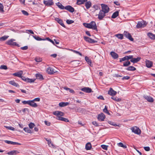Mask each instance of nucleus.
Listing matches in <instances>:
<instances>
[{
    "label": "nucleus",
    "instance_id": "61",
    "mask_svg": "<svg viewBox=\"0 0 155 155\" xmlns=\"http://www.w3.org/2000/svg\"><path fill=\"white\" fill-rule=\"evenodd\" d=\"M92 124L93 125L96 126H98L97 123L96 121H93L92 122Z\"/></svg>",
    "mask_w": 155,
    "mask_h": 155
},
{
    "label": "nucleus",
    "instance_id": "25",
    "mask_svg": "<svg viewBox=\"0 0 155 155\" xmlns=\"http://www.w3.org/2000/svg\"><path fill=\"white\" fill-rule=\"evenodd\" d=\"M5 143L9 144H11L12 145H15V144H18V145H20L21 144L19 143L15 142H14L10 141L9 140H6L5 141Z\"/></svg>",
    "mask_w": 155,
    "mask_h": 155
},
{
    "label": "nucleus",
    "instance_id": "60",
    "mask_svg": "<svg viewBox=\"0 0 155 155\" xmlns=\"http://www.w3.org/2000/svg\"><path fill=\"white\" fill-rule=\"evenodd\" d=\"M144 149L146 151H149L150 150V148L148 147H144Z\"/></svg>",
    "mask_w": 155,
    "mask_h": 155
},
{
    "label": "nucleus",
    "instance_id": "18",
    "mask_svg": "<svg viewBox=\"0 0 155 155\" xmlns=\"http://www.w3.org/2000/svg\"><path fill=\"white\" fill-rule=\"evenodd\" d=\"M144 97L150 102H152L154 101L153 98L150 96L145 95L144 96Z\"/></svg>",
    "mask_w": 155,
    "mask_h": 155
},
{
    "label": "nucleus",
    "instance_id": "17",
    "mask_svg": "<svg viewBox=\"0 0 155 155\" xmlns=\"http://www.w3.org/2000/svg\"><path fill=\"white\" fill-rule=\"evenodd\" d=\"M116 94L117 92L111 88H110V90L108 91V94L112 96L115 95Z\"/></svg>",
    "mask_w": 155,
    "mask_h": 155
},
{
    "label": "nucleus",
    "instance_id": "20",
    "mask_svg": "<svg viewBox=\"0 0 155 155\" xmlns=\"http://www.w3.org/2000/svg\"><path fill=\"white\" fill-rule=\"evenodd\" d=\"M54 20L57 21V22H58L62 26L65 27L64 25V24L62 21L60 19H59L58 18H54Z\"/></svg>",
    "mask_w": 155,
    "mask_h": 155
},
{
    "label": "nucleus",
    "instance_id": "22",
    "mask_svg": "<svg viewBox=\"0 0 155 155\" xmlns=\"http://www.w3.org/2000/svg\"><path fill=\"white\" fill-rule=\"evenodd\" d=\"M23 74V71H19L14 73L13 75L19 77H21Z\"/></svg>",
    "mask_w": 155,
    "mask_h": 155
},
{
    "label": "nucleus",
    "instance_id": "3",
    "mask_svg": "<svg viewBox=\"0 0 155 155\" xmlns=\"http://www.w3.org/2000/svg\"><path fill=\"white\" fill-rule=\"evenodd\" d=\"M132 131L135 134L139 135L141 134V130L139 128L135 126L131 128Z\"/></svg>",
    "mask_w": 155,
    "mask_h": 155
},
{
    "label": "nucleus",
    "instance_id": "57",
    "mask_svg": "<svg viewBox=\"0 0 155 155\" xmlns=\"http://www.w3.org/2000/svg\"><path fill=\"white\" fill-rule=\"evenodd\" d=\"M83 109L81 108H78L77 109H76V111L79 112H81L82 111Z\"/></svg>",
    "mask_w": 155,
    "mask_h": 155
},
{
    "label": "nucleus",
    "instance_id": "46",
    "mask_svg": "<svg viewBox=\"0 0 155 155\" xmlns=\"http://www.w3.org/2000/svg\"><path fill=\"white\" fill-rule=\"evenodd\" d=\"M103 111L106 114H107L108 115H110V113L108 112L107 109V107L106 106H105L103 110Z\"/></svg>",
    "mask_w": 155,
    "mask_h": 155
},
{
    "label": "nucleus",
    "instance_id": "24",
    "mask_svg": "<svg viewBox=\"0 0 155 155\" xmlns=\"http://www.w3.org/2000/svg\"><path fill=\"white\" fill-rule=\"evenodd\" d=\"M46 141L48 142V143L49 145V146L53 148L55 147V146L53 145L52 143H51V141L50 139H48L47 138L45 139Z\"/></svg>",
    "mask_w": 155,
    "mask_h": 155
},
{
    "label": "nucleus",
    "instance_id": "40",
    "mask_svg": "<svg viewBox=\"0 0 155 155\" xmlns=\"http://www.w3.org/2000/svg\"><path fill=\"white\" fill-rule=\"evenodd\" d=\"M24 130L26 132L29 133H32V132L28 127H25L24 128Z\"/></svg>",
    "mask_w": 155,
    "mask_h": 155
},
{
    "label": "nucleus",
    "instance_id": "27",
    "mask_svg": "<svg viewBox=\"0 0 155 155\" xmlns=\"http://www.w3.org/2000/svg\"><path fill=\"white\" fill-rule=\"evenodd\" d=\"M9 83L10 84H11L16 87H18L19 86L18 84L14 81H9Z\"/></svg>",
    "mask_w": 155,
    "mask_h": 155
},
{
    "label": "nucleus",
    "instance_id": "28",
    "mask_svg": "<svg viewBox=\"0 0 155 155\" xmlns=\"http://www.w3.org/2000/svg\"><path fill=\"white\" fill-rule=\"evenodd\" d=\"M69 104V103L68 102H61L59 103V106L60 107H64L68 105Z\"/></svg>",
    "mask_w": 155,
    "mask_h": 155
},
{
    "label": "nucleus",
    "instance_id": "59",
    "mask_svg": "<svg viewBox=\"0 0 155 155\" xmlns=\"http://www.w3.org/2000/svg\"><path fill=\"white\" fill-rule=\"evenodd\" d=\"M1 68L5 70H6L7 69V67L5 65H2L1 66Z\"/></svg>",
    "mask_w": 155,
    "mask_h": 155
},
{
    "label": "nucleus",
    "instance_id": "56",
    "mask_svg": "<svg viewBox=\"0 0 155 155\" xmlns=\"http://www.w3.org/2000/svg\"><path fill=\"white\" fill-rule=\"evenodd\" d=\"M21 12L22 13L25 15H28V13L25 10H22Z\"/></svg>",
    "mask_w": 155,
    "mask_h": 155
},
{
    "label": "nucleus",
    "instance_id": "50",
    "mask_svg": "<svg viewBox=\"0 0 155 155\" xmlns=\"http://www.w3.org/2000/svg\"><path fill=\"white\" fill-rule=\"evenodd\" d=\"M58 7L61 9H64V7L60 3H58L57 5Z\"/></svg>",
    "mask_w": 155,
    "mask_h": 155
},
{
    "label": "nucleus",
    "instance_id": "54",
    "mask_svg": "<svg viewBox=\"0 0 155 155\" xmlns=\"http://www.w3.org/2000/svg\"><path fill=\"white\" fill-rule=\"evenodd\" d=\"M0 11L1 12H3V5L0 3Z\"/></svg>",
    "mask_w": 155,
    "mask_h": 155
},
{
    "label": "nucleus",
    "instance_id": "5",
    "mask_svg": "<svg viewBox=\"0 0 155 155\" xmlns=\"http://www.w3.org/2000/svg\"><path fill=\"white\" fill-rule=\"evenodd\" d=\"M102 11H103L106 13H108L109 10V8L105 4H101Z\"/></svg>",
    "mask_w": 155,
    "mask_h": 155
},
{
    "label": "nucleus",
    "instance_id": "35",
    "mask_svg": "<svg viewBox=\"0 0 155 155\" xmlns=\"http://www.w3.org/2000/svg\"><path fill=\"white\" fill-rule=\"evenodd\" d=\"M35 80V79H30L27 78L25 82L27 83H32L34 82Z\"/></svg>",
    "mask_w": 155,
    "mask_h": 155
},
{
    "label": "nucleus",
    "instance_id": "16",
    "mask_svg": "<svg viewBox=\"0 0 155 155\" xmlns=\"http://www.w3.org/2000/svg\"><path fill=\"white\" fill-rule=\"evenodd\" d=\"M19 153V152L16 150H13L8 152L7 154L8 155H16Z\"/></svg>",
    "mask_w": 155,
    "mask_h": 155
},
{
    "label": "nucleus",
    "instance_id": "12",
    "mask_svg": "<svg viewBox=\"0 0 155 155\" xmlns=\"http://www.w3.org/2000/svg\"><path fill=\"white\" fill-rule=\"evenodd\" d=\"M44 4L47 6H50L53 5L54 2L52 0H48L44 1Z\"/></svg>",
    "mask_w": 155,
    "mask_h": 155
},
{
    "label": "nucleus",
    "instance_id": "14",
    "mask_svg": "<svg viewBox=\"0 0 155 155\" xmlns=\"http://www.w3.org/2000/svg\"><path fill=\"white\" fill-rule=\"evenodd\" d=\"M145 63L146 67L148 68H151L153 65V62L151 61L146 60Z\"/></svg>",
    "mask_w": 155,
    "mask_h": 155
},
{
    "label": "nucleus",
    "instance_id": "58",
    "mask_svg": "<svg viewBox=\"0 0 155 155\" xmlns=\"http://www.w3.org/2000/svg\"><path fill=\"white\" fill-rule=\"evenodd\" d=\"M33 100L35 102H39L40 101V98L39 97H37L35 98Z\"/></svg>",
    "mask_w": 155,
    "mask_h": 155
},
{
    "label": "nucleus",
    "instance_id": "31",
    "mask_svg": "<svg viewBox=\"0 0 155 155\" xmlns=\"http://www.w3.org/2000/svg\"><path fill=\"white\" fill-rule=\"evenodd\" d=\"M119 11H117L113 13L111 17L113 18H116L119 15Z\"/></svg>",
    "mask_w": 155,
    "mask_h": 155
},
{
    "label": "nucleus",
    "instance_id": "51",
    "mask_svg": "<svg viewBox=\"0 0 155 155\" xmlns=\"http://www.w3.org/2000/svg\"><path fill=\"white\" fill-rule=\"evenodd\" d=\"M101 147L104 149L107 150L108 146L105 145H102L101 146Z\"/></svg>",
    "mask_w": 155,
    "mask_h": 155
},
{
    "label": "nucleus",
    "instance_id": "15",
    "mask_svg": "<svg viewBox=\"0 0 155 155\" xmlns=\"http://www.w3.org/2000/svg\"><path fill=\"white\" fill-rule=\"evenodd\" d=\"M29 105L33 107H36L38 106V104L33 100H30Z\"/></svg>",
    "mask_w": 155,
    "mask_h": 155
},
{
    "label": "nucleus",
    "instance_id": "10",
    "mask_svg": "<svg viewBox=\"0 0 155 155\" xmlns=\"http://www.w3.org/2000/svg\"><path fill=\"white\" fill-rule=\"evenodd\" d=\"M46 71L48 74H53L56 71L53 68L50 67H49L47 68Z\"/></svg>",
    "mask_w": 155,
    "mask_h": 155
},
{
    "label": "nucleus",
    "instance_id": "29",
    "mask_svg": "<svg viewBox=\"0 0 155 155\" xmlns=\"http://www.w3.org/2000/svg\"><path fill=\"white\" fill-rule=\"evenodd\" d=\"M147 35L151 39H155V35L151 33H149L147 34Z\"/></svg>",
    "mask_w": 155,
    "mask_h": 155
},
{
    "label": "nucleus",
    "instance_id": "63",
    "mask_svg": "<svg viewBox=\"0 0 155 155\" xmlns=\"http://www.w3.org/2000/svg\"><path fill=\"white\" fill-rule=\"evenodd\" d=\"M45 124L46 125H47V126H49L50 125V122H48V121H45Z\"/></svg>",
    "mask_w": 155,
    "mask_h": 155
},
{
    "label": "nucleus",
    "instance_id": "13",
    "mask_svg": "<svg viewBox=\"0 0 155 155\" xmlns=\"http://www.w3.org/2000/svg\"><path fill=\"white\" fill-rule=\"evenodd\" d=\"M81 90L84 92L88 93H90L92 91L91 89L88 87H84L81 88Z\"/></svg>",
    "mask_w": 155,
    "mask_h": 155
},
{
    "label": "nucleus",
    "instance_id": "9",
    "mask_svg": "<svg viewBox=\"0 0 155 155\" xmlns=\"http://www.w3.org/2000/svg\"><path fill=\"white\" fill-rule=\"evenodd\" d=\"M105 118V116L103 113L99 114L97 117L98 119L100 121H103Z\"/></svg>",
    "mask_w": 155,
    "mask_h": 155
},
{
    "label": "nucleus",
    "instance_id": "34",
    "mask_svg": "<svg viewBox=\"0 0 155 155\" xmlns=\"http://www.w3.org/2000/svg\"><path fill=\"white\" fill-rule=\"evenodd\" d=\"M115 36L120 39H122L123 38V34H119L115 35Z\"/></svg>",
    "mask_w": 155,
    "mask_h": 155
},
{
    "label": "nucleus",
    "instance_id": "48",
    "mask_svg": "<svg viewBox=\"0 0 155 155\" xmlns=\"http://www.w3.org/2000/svg\"><path fill=\"white\" fill-rule=\"evenodd\" d=\"M28 126L30 128L32 129L35 126V124L32 123H30L28 125Z\"/></svg>",
    "mask_w": 155,
    "mask_h": 155
},
{
    "label": "nucleus",
    "instance_id": "8",
    "mask_svg": "<svg viewBox=\"0 0 155 155\" xmlns=\"http://www.w3.org/2000/svg\"><path fill=\"white\" fill-rule=\"evenodd\" d=\"M124 35L125 37L129 39L131 41H133V38L132 37L130 34L128 32L125 31L124 32Z\"/></svg>",
    "mask_w": 155,
    "mask_h": 155
},
{
    "label": "nucleus",
    "instance_id": "21",
    "mask_svg": "<svg viewBox=\"0 0 155 155\" xmlns=\"http://www.w3.org/2000/svg\"><path fill=\"white\" fill-rule=\"evenodd\" d=\"M110 54L112 57L114 59H117L118 57V54L114 51H111Z\"/></svg>",
    "mask_w": 155,
    "mask_h": 155
},
{
    "label": "nucleus",
    "instance_id": "33",
    "mask_svg": "<svg viewBox=\"0 0 155 155\" xmlns=\"http://www.w3.org/2000/svg\"><path fill=\"white\" fill-rule=\"evenodd\" d=\"M85 61L88 64L91 66V61L87 57H85Z\"/></svg>",
    "mask_w": 155,
    "mask_h": 155
},
{
    "label": "nucleus",
    "instance_id": "62",
    "mask_svg": "<svg viewBox=\"0 0 155 155\" xmlns=\"http://www.w3.org/2000/svg\"><path fill=\"white\" fill-rule=\"evenodd\" d=\"M28 48V47L27 46H25L23 47H22L21 48V49L22 50H27Z\"/></svg>",
    "mask_w": 155,
    "mask_h": 155
},
{
    "label": "nucleus",
    "instance_id": "41",
    "mask_svg": "<svg viewBox=\"0 0 155 155\" xmlns=\"http://www.w3.org/2000/svg\"><path fill=\"white\" fill-rule=\"evenodd\" d=\"M64 89L67 91H68L74 94V91L72 89H70V88L68 87H65L64 88Z\"/></svg>",
    "mask_w": 155,
    "mask_h": 155
},
{
    "label": "nucleus",
    "instance_id": "4",
    "mask_svg": "<svg viewBox=\"0 0 155 155\" xmlns=\"http://www.w3.org/2000/svg\"><path fill=\"white\" fill-rule=\"evenodd\" d=\"M147 24V23L145 21H141L138 22L136 26L137 28H143L146 26Z\"/></svg>",
    "mask_w": 155,
    "mask_h": 155
},
{
    "label": "nucleus",
    "instance_id": "1",
    "mask_svg": "<svg viewBox=\"0 0 155 155\" xmlns=\"http://www.w3.org/2000/svg\"><path fill=\"white\" fill-rule=\"evenodd\" d=\"M83 25L86 28L93 30L97 29V26L95 22L92 21L89 23H84Z\"/></svg>",
    "mask_w": 155,
    "mask_h": 155
},
{
    "label": "nucleus",
    "instance_id": "45",
    "mask_svg": "<svg viewBox=\"0 0 155 155\" xmlns=\"http://www.w3.org/2000/svg\"><path fill=\"white\" fill-rule=\"evenodd\" d=\"M117 144L118 146L122 147L124 149L127 148V146L125 145H124L122 143H119Z\"/></svg>",
    "mask_w": 155,
    "mask_h": 155
},
{
    "label": "nucleus",
    "instance_id": "32",
    "mask_svg": "<svg viewBox=\"0 0 155 155\" xmlns=\"http://www.w3.org/2000/svg\"><path fill=\"white\" fill-rule=\"evenodd\" d=\"M77 4L78 5L83 4L84 2L87 1V0H77Z\"/></svg>",
    "mask_w": 155,
    "mask_h": 155
},
{
    "label": "nucleus",
    "instance_id": "6",
    "mask_svg": "<svg viewBox=\"0 0 155 155\" xmlns=\"http://www.w3.org/2000/svg\"><path fill=\"white\" fill-rule=\"evenodd\" d=\"M105 14L106 13L103 11L100 10L98 15V19L99 20L102 19L105 16Z\"/></svg>",
    "mask_w": 155,
    "mask_h": 155
},
{
    "label": "nucleus",
    "instance_id": "23",
    "mask_svg": "<svg viewBox=\"0 0 155 155\" xmlns=\"http://www.w3.org/2000/svg\"><path fill=\"white\" fill-rule=\"evenodd\" d=\"M140 59V58L139 57H138L137 58H133L132 59L130 60V61L131 62L133 63H134L139 61Z\"/></svg>",
    "mask_w": 155,
    "mask_h": 155
},
{
    "label": "nucleus",
    "instance_id": "39",
    "mask_svg": "<svg viewBox=\"0 0 155 155\" xmlns=\"http://www.w3.org/2000/svg\"><path fill=\"white\" fill-rule=\"evenodd\" d=\"M33 37L37 41L45 40V39H42L38 36H33Z\"/></svg>",
    "mask_w": 155,
    "mask_h": 155
},
{
    "label": "nucleus",
    "instance_id": "52",
    "mask_svg": "<svg viewBox=\"0 0 155 155\" xmlns=\"http://www.w3.org/2000/svg\"><path fill=\"white\" fill-rule=\"evenodd\" d=\"M74 22V21L72 20H67L66 21V22L67 24H70L72 23H73Z\"/></svg>",
    "mask_w": 155,
    "mask_h": 155
},
{
    "label": "nucleus",
    "instance_id": "7",
    "mask_svg": "<svg viewBox=\"0 0 155 155\" xmlns=\"http://www.w3.org/2000/svg\"><path fill=\"white\" fill-rule=\"evenodd\" d=\"M15 41V39H11L10 40L8 41L6 43L7 45H12L13 46L17 45L16 42H13Z\"/></svg>",
    "mask_w": 155,
    "mask_h": 155
},
{
    "label": "nucleus",
    "instance_id": "2",
    "mask_svg": "<svg viewBox=\"0 0 155 155\" xmlns=\"http://www.w3.org/2000/svg\"><path fill=\"white\" fill-rule=\"evenodd\" d=\"M53 114L57 116L56 119L58 120L63 121L64 117L61 116H63L64 113L60 111H56L53 113Z\"/></svg>",
    "mask_w": 155,
    "mask_h": 155
},
{
    "label": "nucleus",
    "instance_id": "38",
    "mask_svg": "<svg viewBox=\"0 0 155 155\" xmlns=\"http://www.w3.org/2000/svg\"><path fill=\"white\" fill-rule=\"evenodd\" d=\"M36 77L37 79L42 80L43 79L42 75L40 74H37L36 75Z\"/></svg>",
    "mask_w": 155,
    "mask_h": 155
},
{
    "label": "nucleus",
    "instance_id": "26",
    "mask_svg": "<svg viewBox=\"0 0 155 155\" xmlns=\"http://www.w3.org/2000/svg\"><path fill=\"white\" fill-rule=\"evenodd\" d=\"M85 5L86 8L88 9L91 6V3L90 1H88L85 3Z\"/></svg>",
    "mask_w": 155,
    "mask_h": 155
},
{
    "label": "nucleus",
    "instance_id": "44",
    "mask_svg": "<svg viewBox=\"0 0 155 155\" xmlns=\"http://www.w3.org/2000/svg\"><path fill=\"white\" fill-rule=\"evenodd\" d=\"M127 57V56H125L124 57L120 59V62H122L123 61H124L126 60H128Z\"/></svg>",
    "mask_w": 155,
    "mask_h": 155
},
{
    "label": "nucleus",
    "instance_id": "55",
    "mask_svg": "<svg viewBox=\"0 0 155 155\" xmlns=\"http://www.w3.org/2000/svg\"><path fill=\"white\" fill-rule=\"evenodd\" d=\"M35 60L37 62H40L41 61V59L40 58H35Z\"/></svg>",
    "mask_w": 155,
    "mask_h": 155
},
{
    "label": "nucleus",
    "instance_id": "43",
    "mask_svg": "<svg viewBox=\"0 0 155 155\" xmlns=\"http://www.w3.org/2000/svg\"><path fill=\"white\" fill-rule=\"evenodd\" d=\"M130 63L129 61H127L123 63V66L124 67H127L130 65Z\"/></svg>",
    "mask_w": 155,
    "mask_h": 155
},
{
    "label": "nucleus",
    "instance_id": "49",
    "mask_svg": "<svg viewBox=\"0 0 155 155\" xmlns=\"http://www.w3.org/2000/svg\"><path fill=\"white\" fill-rule=\"evenodd\" d=\"M5 127L7 129L12 130H15V128H13V127H11V126H5Z\"/></svg>",
    "mask_w": 155,
    "mask_h": 155
},
{
    "label": "nucleus",
    "instance_id": "19",
    "mask_svg": "<svg viewBox=\"0 0 155 155\" xmlns=\"http://www.w3.org/2000/svg\"><path fill=\"white\" fill-rule=\"evenodd\" d=\"M64 9L71 12H73L74 11V8L70 5H68L65 7Z\"/></svg>",
    "mask_w": 155,
    "mask_h": 155
},
{
    "label": "nucleus",
    "instance_id": "47",
    "mask_svg": "<svg viewBox=\"0 0 155 155\" xmlns=\"http://www.w3.org/2000/svg\"><path fill=\"white\" fill-rule=\"evenodd\" d=\"M111 98L113 100L117 101H121V99H120L117 97H112Z\"/></svg>",
    "mask_w": 155,
    "mask_h": 155
},
{
    "label": "nucleus",
    "instance_id": "42",
    "mask_svg": "<svg viewBox=\"0 0 155 155\" xmlns=\"http://www.w3.org/2000/svg\"><path fill=\"white\" fill-rule=\"evenodd\" d=\"M8 37V36H4L0 38V40L1 41H4L6 40Z\"/></svg>",
    "mask_w": 155,
    "mask_h": 155
},
{
    "label": "nucleus",
    "instance_id": "53",
    "mask_svg": "<svg viewBox=\"0 0 155 155\" xmlns=\"http://www.w3.org/2000/svg\"><path fill=\"white\" fill-rule=\"evenodd\" d=\"M30 100L28 101H22V103L24 104H28L29 105Z\"/></svg>",
    "mask_w": 155,
    "mask_h": 155
},
{
    "label": "nucleus",
    "instance_id": "64",
    "mask_svg": "<svg viewBox=\"0 0 155 155\" xmlns=\"http://www.w3.org/2000/svg\"><path fill=\"white\" fill-rule=\"evenodd\" d=\"M127 56V58L128 60H129L130 59L131 60L132 59L133 57V55H129Z\"/></svg>",
    "mask_w": 155,
    "mask_h": 155
},
{
    "label": "nucleus",
    "instance_id": "30",
    "mask_svg": "<svg viewBox=\"0 0 155 155\" xmlns=\"http://www.w3.org/2000/svg\"><path fill=\"white\" fill-rule=\"evenodd\" d=\"M91 148V143H87L86 145L85 148L86 150H90Z\"/></svg>",
    "mask_w": 155,
    "mask_h": 155
},
{
    "label": "nucleus",
    "instance_id": "11",
    "mask_svg": "<svg viewBox=\"0 0 155 155\" xmlns=\"http://www.w3.org/2000/svg\"><path fill=\"white\" fill-rule=\"evenodd\" d=\"M84 39L86 41L89 43H94L96 42V41H94V40L87 37H84Z\"/></svg>",
    "mask_w": 155,
    "mask_h": 155
},
{
    "label": "nucleus",
    "instance_id": "37",
    "mask_svg": "<svg viewBox=\"0 0 155 155\" xmlns=\"http://www.w3.org/2000/svg\"><path fill=\"white\" fill-rule=\"evenodd\" d=\"M126 70L128 71H134L136 70V68L132 66H130L127 68Z\"/></svg>",
    "mask_w": 155,
    "mask_h": 155
},
{
    "label": "nucleus",
    "instance_id": "36",
    "mask_svg": "<svg viewBox=\"0 0 155 155\" xmlns=\"http://www.w3.org/2000/svg\"><path fill=\"white\" fill-rule=\"evenodd\" d=\"M108 124H110L112 125H113V126H118L119 127H120V124H115L114 122H112L111 121H108Z\"/></svg>",
    "mask_w": 155,
    "mask_h": 155
}]
</instances>
